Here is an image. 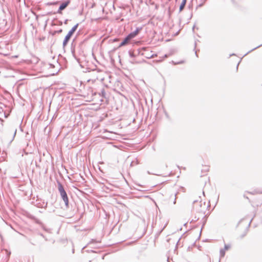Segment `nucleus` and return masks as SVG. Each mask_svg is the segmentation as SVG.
I'll return each mask as SVG.
<instances>
[{
    "label": "nucleus",
    "instance_id": "29",
    "mask_svg": "<svg viewBox=\"0 0 262 262\" xmlns=\"http://www.w3.org/2000/svg\"><path fill=\"white\" fill-rule=\"evenodd\" d=\"M195 54L196 56H198L196 51L195 52Z\"/></svg>",
    "mask_w": 262,
    "mask_h": 262
},
{
    "label": "nucleus",
    "instance_id": "16",
    "mask_svg": "<svg viewBox=\"0 0 262 262\" xmlns=\"http://www.w3.org/2000/svg\"><path fill=\"white\" fill-rule=\"evenodd\" d=\"M28 135H29V134H28V133L27 132V133H26V139H27V140H29L30 139H29V136H28Z\"/></svg>",
    "mask_w": 262,
    "mask_h": 262
},
{
    "label": "nucleus",
    "instance_id": "15",
    "mask_svg": "<svg viewBox=\"0 0 262 262\" xmlns=\"http://www.w3.org/2000/svg\"><path fill=\"white\" fill-rule=\"evenodd\" d=\"M71 52L74 56H75V49L73 48H71Z\"/></svg>",
    "mask_w": 262,
    "mask_h": 262
},
{
    "label": "nucleus",
    "instance_id": "14",
    "mask_svg": "<svg viewBox=\"0 0 262 262\" xmlns=\"http://www.w3.org/2000/svg\"><path fill=\"white\" fill-rule=\"evenodd\" d=\"M249 193H251V194H256V193H262V191H257V190H254L253 192H249Z\"/></svg>",
    "mask_w": 262,
    "mask_h": 262
},
{
    "label": "nucleus",
    "instance_id": "28",
    "mask_svg": "<svg viewBox=\"0 0 262 262\" xmlns=\"http://www.w3.org/2000/svg\"><path fill=\"white\" fill-rule=\"evenodd\" d=\"M40 235H41V236H42L43 237H44V236H43V235L42 234H40Z\"/></svg>",
    "mask_w": 262,
    "mask_h": 262
},
{
    "label": "nucleus",
    "instance_id": "26",
    "mask_svg": "<svg viewBox=\"0 0 262 262\" xmlns=\"http://www.w3.org/2000/svg\"><path fill=\"white\" fill-rule=\"evenodd\" d=\"M62 21H60L59 22V25H62Z\"/></svg>",
    "mask_w": 262,
    "mask_h": 262
},
{
    "label": "nucleus",
    "instance_id": "27",
    "mask_svg": "<svg viewBox=\"0 0 262 262\" xmlns=\"http://www.w3.org/2000/svg\"><path fill=\"white\" fill-rule=\"evenodd\" d=\"M196 42H195V45H194V49L196 48Z\"/></svg>",
    "mask_w": 262,
    "mask_h": 262
},
{
    "label": "nucleus",
    "instance_id": "10",
    "mask_svg": "<svg viewBox=\"0 0 262 262\" xmlns=\"http://www.w3.org/2000/svg\"><path fill=\"white\" fill-rule=\"evenodd\" d=\"M261 46H262V43H261V45H260L258 46L257 47H255V48H253V49L251 50H250V51H249V52H248L247 53H246V54L244 55V56H246V55H247L249 53H250V52H251V51H253V50H255V49H257L258 48H259V47H261Z\"/></svg>",
    "mask_w": 262,
    "mask_h": 262
},
{
    "label": "nucleus",
    "instance_id": "17",
    "mask_svg": "<svg viewBox=\"0 0 262 262\" xmlns=\"http://www.w3.org/2000/svg\"><path fill=\"white\" fill-rule=\"evenodd\" d=\"M16 131H17V129L15 128L14 129V134H13V138H14V137L15 136V135H16Z\"/></svg>",
    "mask_w": 262,
    "mask_h": 262
},
{
    "label": "nucleus",
    "instance_id": "11",
    "mask_svg": "<svg viewBox=\"0 0 262 262\" xmlns=\"http://www.w3.org/2000/svg\"><path fill=\"white\" fill-rule=\"evenodd\" d=\"M128 54H129V55L130 57L132 58H134L135 57V55L134 54V53L131 51H129L128 52Z\"/></svg>",
    "mask_w": 262,
    "mask_h": 262
},
{
    "label": "nucleus",
    "instance_id": "24",
    "mask_svg": "<svg viewBox=\"0 0 262 262\" xmlns=\"http://www.w3.org/2000/svg\"><path fill=\"white\" fill-rule=\"evenodd\" d=\"M193 203V204H195V203H198V201H194Z\"/></svg>",
    "mask_w": 262,
    "mask_h": 262
},
{
    "label": "nucleus",
    "instance_id": "12",
    "mask_svg": "<svg viewBox=\"0 0 262 262\" xmlns=\"http://www.w3.org/2000/svg\"><path fill=\"white\" fill-rule=\"evenodd\" d=\"M101 95L105 98V90L104 89H103L102 90H101Z\"/></svg>",
    "mask_w": 262,
    "mask_h": 262
},
{
    "label": "nucleus",
    "instance_id": "1",
    "mask_svg": "<svg viewBox=\"0 0 262 262\" xmlns=\"http://www.w3.org/2000/svg\"><path fill=\"white\" fill-rule=\"evenodd\" d=\"M57 183L60 195L62 200L64 201L66 208H68L69 207V201L67 192L64 190V187L59 181H57Z\"/></svg>",
    "mask_w": 262,
    "mask_h": 262
},
{
    "label": "nucleus",
    "instance_id": "18",
    "mask_svg": "<svg viewBox=\"0 0 262 262\" xmlns=\"http://www.w3.org/2000/svg\"><path fill=\"white\" fill-rule=\"evenodd\" d=\"M95 242V239H92L91 241L89 243V244H90L92 243H94Z\"/></svg>",
    "mask_w": 262,
    "mask_h": 262
},
{
    "label": "nucleus",
    "instance_id": "4",
    "mask_svg": "<svg viewBox=\"0 0 262 262\" xmlns=\"http://www.w3.org/2000/svg\"><path fill=\"white\" fill-rule=\"evenodd\" d=\"M142 29V27H138L136 28V29L132 32H130L129 34H128L129 37L132 38V39L135 37L141 31V30Z\"/></svg>",
    "mask_w": 262,
    "mask_h": 262
},
{
    "label": "nucleus",
    "instance_id": "6",
    "mask_svg": "<svg viewBox=\"0 0 262 262\" xmlns=\"http://www.w3.org/2000/svg\"><path fill=\"white\" fill-rule=\"evenodd\" d=\"M251 221L250 222V223H249L248 226L246 227V229L245 230L244 232L243 233H242L240 236H239V238L240 239H242L248 233V231L249 230V227H250V224H251Z\"/></svg>",
    "mask_w": 262,
    "mask_h": 262
},
{
    "label": "nucleus",
    "instance_id": "23",
    "mask_svg": "<svg viewBox=\"0 0 262 262\" xmlns=\"http://www.w3.org/2000/svg\"><path fill=\"white\" fill-rule=\"evenodd\" d=\"M47 205H48V203L47 202V203H46V205H45V206L44 208H47Z\"/></svg>",
    "mask_w": 262,
    "mask_h": 262
},
{
    "label": "nucleus",
    "instance_id": "33",
    "mask_svg": "<svg viewBox=\"0 0 262 262\" xmlns=\"http://www.w3.org/2000/svg\"><path fill=\"white\" fill-rule=\"evenodd\" d=\"M72 252H73V253L74 252V249H73Z\"/></svg>",
    "mask_w": 262,
    "mask_h": 262
},
{
    "label": "nucleus",
    "instance_id": "25",
    "mask_svg": "<svg viewBox=\"0 0 262 262\" xmlns=\"http://www.w3.org/2000/svg\"><path fill=\"white\" fill-rule=\"evenodd\" d=\"M239 64V62L238 63V64H237V67H236V69H238V65Z\"/></svg>",
    "mask_w": 262,
    "mask_h": 262
},
{
    "label": "nucleus",
    "instance_id": "5",
    "mask_svg": "<svg viewBox=\"0 0 262 262\" xmlns=\"http://www.w3.org/2000/svg\"><path fill=\"white\" fill-rule=\"evenodd\" d=\"M132 39V38L129 37V35L128 34L124 39L121 42V43L119 45V47L124 46L126 45L128 43L129 41Z\"/></svg>",
    "mask_w": 262,
    "mask_h": 262
},
{
    "label": "nucleus",
    "instance_id": "9",
    "mask_svg": "<svg viewBox=\"0 0 262 262\" xmlns=\"http://www.w3.org/2000/svg\"><path fill=\"white\" fill-rule=\"evenodd\" d=\"M62 32V29H60L57 31H54L53 33H52V35L54 36L56 33L60 34Z\"/></svg>",
    "mask_w": 262,
    "mask_h": 262
},
{
    "label": "nucleus",
    "instance_id": "35",
    "mask_svg": "<svg viewBox=\"0 0 262 262\" xmlns=\"http://www.w3.org/2000/svg\"><path fill=\"white\" fill-rule=\"evenodd\" d=\"M0 236L2 237V235L0 234Z\"/></svg>",
    "mask_w": 262,
    "mask_h": 262
},
{
    "label": "nucleus",
    "instance_id": "22",
    "mask_svg": "<svg viewBox=\"0 0 262 262\" xmlns=\"http://www.w3.org/2000/svg\"><path fill=\"white\" fill-rule=\"evenodd\" d=\"M175 196H176V194H175ZM176 203V197H175L174 198V202H173V204H175Z\"/></svg>",
    "mask_w": 262,
    "mask_h": 262
},
{
    "label": "nucleus",
    "instance_id": "19",
    "mask_svg": "<svg viewBox=\"0 0 262 262\" xmlns=\"http://www.w3.org/2000/svg\"><path fill=\"white\" fill-rule=\"evenodd\" d=\"M155 56H156V55H154L152 54V55H151L150 57H148V56H146V57L147 58H153Z\"/></svg>",
    "mask_w": 262,
    "mask_h": 262
},
{
    "label": "nucleus",
    "instance_id": "13",
    "mask_svg": "<svg viewBox=\"0 0 262 262\" xmlns=\"http://www.w3.org/2000/svg\"><path fill=\"white\" fill-rule=\"evenodd\" d=\"M230 247L231 246H230V245H229V244H228V245L225 244V246H224V249H225V251L226 250H229L230 248Z\"/></svg>",
    "mask_w": 262,
    "mask_h": 262
},
{
    "label": "nucleus",
    "instance_id": "32",
    "mask_svg": "<svg viewBox=\"0 0 262 262\" xmlns=\"http://www.w3.org/2000/svg\"><path fill=\"white\" fill-rule=\"evenodd\" d=\"M244 197L246 198L247 199H249L248 197H247V196H244Z\"/></svg>",
    "mask_w": 262,
    "mask_h": 262
},
{
    "label": "nucleus",
    "instance_id": "31",
    "mask_svg": "<svg viewBox=\"0 0 262 262\" xmlns=\"http://www.w3.org/2000/svg\"><path fill=\"white\" fill-rule=\"evenodd\" d=\"M44 39H45V38H43L40 39V40H44Z\"/></svg>",
    "mask_w": 262,
    "mask_h": 262
},
{
    "label": "nucleus",
    "instance_id": "20",
    "mask_svg": "<svg viewBox=\"0 0 262 262\" xmlns=\"http://www.w3.org/2000/svg\"><path fill=\"white\" fill-rule=\"evenodd\" d=\"M203 4H204L203 3H201V4H199V5L197 6L196 9L198 8V7H202V6L203 5Z\"/></svg>",
    "mask_w": 262,
    "mask_h": 262
},
{
    "label": "nucleus",
    "instance_id": "30",
    "mask_svg": "<svg viewBox=\"0 0 262 262\" xmlns=\"http://www.w3.org/2000/svg\"><path fill=\"white\" fill-rule=\"evenodd\" d=\"M164 57H167V55L166 54H165V55H164Z\"/></svg>",
    "mask_w": 262,
    "mask_h": 262
},
{
    "label": "nucleus",
    "instance_id": "2",
    "mask_svg": "<svg viewBox=\"0 0 262 262\" xmlns=\"http://www.w3.org/2000/svg\"><path fill=\"white\" fill-rule=\"evenodd\" d=\"M79 24H77L75 26H74L72 29L69 31L67 35L65 36L64 39L62 42V46L63 48H64L69 42L71 37L73 36L74 33L76 31Z\"/></svg>",
    "mask_w": 262,
    "mask_h": 262
},
{
    "label": "nucleus",
    "instance_id": "7",
    "mask_svg": "<svg viewBox=\"0 0 262 262\" xmlns=\"http://www.w3.org/2000/svg\"><path fill=\"white\" fill-rule=\"evenodd\" d=\"M187 0H183L179 7V12H181L184 8Z\"/></svg>",
    "mask_w": 262,
    "mask_h": 262
},
{
    "label": "nucleus",
    "instance_id": "34",
    "mask_svg": "<svg viewBox=\"0 0 262 262\" xmlns=\"http://www.w3.org/2000/svg\"><path fill=\"white\" fill-rule=\"evenodd\" d=\"M234 54H232V55H230V56H232V55H234Z\"/></svg>",
    "mask_w": 262,
    "mask_h": 262
},
{
    "label": "nucleus",
    "instance_id": "3",
    "mask_svg": "<svg viewBox=\"0 0 262 262\" xmlns=\"http://www.w3.org/2000/svg\"><path fill=\"white\" fill-rule=\"evenodd\" d=\"M70 3V0H67V1H64L63 2H62L60 4L57 11L55 13H58V14H61L62 13V11L63 10H64L69 6Z\"/></svg>",
    "mask_w": 262,
    "mask_h": 262
},
{
    "label": "nucleus",
    "instance_id": "8",
    "mask_svg": "<svg viewBox=\"0 0 262 262\" xmlns=\"http://www.w3.org/2000/svg\"><path fill=\"white\" fill-rule=\"evenodd\" d=\"M220 256L223 257L225 255V250L224 249H221L220 251Z\"/></svg>",
    "mask_w": 262,
    "mask_h": 262
},
{
    "label": "nucleus",
    "instance_id": "21",
    "mask_svg": "<svg viewBox=\"0 0 262 262\" xmlns=\"http://www.w3.org/2000/svg\"><path fill=\"white\" fill-rule=\"evenodd\" d=\"M68 19H66L64 21V24H68Z\"/></svg>",
    "mask_w": 262,
    "mask_h": 262
}]
</instances>
